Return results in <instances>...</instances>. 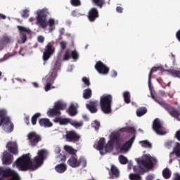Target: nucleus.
<instances>
[{"mask_svg": "<svg viewBox=\"0 0 180 180\" xmlns=\"http://www.w3.org/2000/svg\"><path fill=\"white\" fill-rule=\"evenodd\" d=\"M46 150L44 149H41L38 151V155L34 158L33 162L30 158V153H28L22 155L21 157L17 159L15 164L20 171H29V169L34 171L43 165ZM33 162L34 164H33Z\"/></svg>", "mask_w": 180, "mask_h": 180, "instance_id": "f257e3e1", "label": "nucleus"}, {"mask_svg": "<svg viewBox=\"0 0 180 180\" xmlns=\"http://www.w3.org/2000/svg\"><path fill=\"white\" fill-rule=\"evenodd\" d=\"M37 16L36 18V25H37V26H39V27H42V29H46L47 26L49 25L50 32H53V30L56 29V27H54V25H56V20H54V19L50 18L49 20V22H47V16L50 15L49 9H41L37 11Z\"/></svg>", "mask_w": 180, "mask_h": 180, "instance_id": "f03ea898", "label": "nucleus"}, {"mask_svg": "<svg viewBox=\"0 0 180 180\" xmlns=\"http://www.w3.org/2000/svg\"><path fill=\"white\" fill-rule=\"evenodd\" d=\"M113 97L110 94H103L100 98V106L102 112L105 115L112 113V101Z\"/></svg>", "mask_w": 180, "mask_h": 180, "instance_id": "7ed1b4c3", "label": "nucleus"}, {"mask_svg": "<svg viewBox=\"0 0 180 180\" xmlns=\"http://www.w3.org/2000/svg\"><path fill=\"white\" fill-rule=\"evenodd\" d=\"M151 97L155 100L157 103L160 105L168 113L172 116V117H176V119H179L180 120V112L176 110V108L172 107V105H169L167 103L162 101H158L157 98H155V96L153 93H151Z\"/></svg>", "mask_w": 180, "mask_h": 180, "instance_id": "20e7f679", "label": "nucleus"}, {"mask_svg": "<svg viewBox=\"0 0 180 180\" xmlns=\"http://www.w3.org/2000/svg\"><path fill=\"white\" fill-rule=\"evenodd\" d=\"M138 164L139 166L134 167V172H138L139 174L143 175L144 174V168H153L154 165L153 164V161L150 158H148V160H141L138 161Z\"/></svg>", "mask_w": 180, "mask_h": 180, "instance_id": "39448f33", "label": "nucleus"}, {"mask_svg": "<svg viewBox=\"0 0 180 180\" xmlns=\"http://www.w3.org/2000/svg\"><path fill=\"white\" fill-rule=\"evenodd\" d=\"M65 103L58 101L55 103L53 108H51L48 112L47 115L49 117H54V116H60L61 112L60 110H64L66 108Z\"/></svg>", "mask_w": 180, "mask_h": 180, "instance_id": "423d86ee", "label": "nucleus"}, {"mask_svg": "<svg viewBox=\"0 0 180 180\" xmlns=\"http://www.w3.org/2000/svg\"><path fill=\"white\" fill-rule=\"evenodd\" d=\"M60 62L56 60V62L52 63V69L51 70V75L46 78V84H50L53 85L54 84V80L57 77V71L60 70Z\"/></svg>", "mask_w": 180, "mask_h": 180, "instance_id": "0eeeda50", "label": "nucleus"}, {"mask_svg": "<svg viewBox=\"0 0 180 180\" xmlns=\"http://www.w3.org/2000/svg\"><path fill=\"white\" fill-rule=\"evenodd\" d=\"M56 51V48H54V42H49L45 46L44 51L43 53V60L44 61H47L54 54Z\"/></svg>", "mask_w": 180, "mask_h": 180, "instance_id": "6e6552de", "label": "nucleus"}, {"mask_svg": "<svg viewBox=\"0 0 180 180\" xmlns=\"http://www.w3.org/2000/svg\"><path fill=\"white\" fill-rule=\"evenodd\" d=\"M0 176L2 178H19L18 173L15 170L7 167H0Z\"/></svg>", "mask_w": 180, "mask_h": 180, "instance_id": "1a4fd4ad", "label": "nucleus"}, {"mask_svg": "<svg viewBox=\"0 0 180 180\" xmlns=\"http://www.w3.org/2000/svg\"><path fill=\"white\" fill-rule=\"evenodd\" d=\"M65 137L69 143H78L81 140V135L74 130L66 131Z\"/></svg>", "mask_w": 180, "mask_h": 180, "instance_id": "9d476101", "label": "nucleus"}, {"mask_svg": "<svg viewBox=\"0 0 180 180\" xmlns=\"http://www.w3.org/2000/svg\"><path fill=\"white\" fill-rule=\"evenodd\" d=\"M27 138L32 147H36V146H37L41 141V135L38 134L34 131L30 132L27 135Z\"/></svg>", "mask_w": 180, "mask_h": 180, "instance_id": "9b49d317", "label": "nucleus"}, {"mask_svg": "<svg viewBox=\"0 0 180 180\" xmlns=\"http://www.w3.org/2000/svg\"><path fill=\"white\" fill-rule=\"evenodd\" d=\"M164 129V127H162V123H161V121L160 119L156 118L154 120L153 122V129L157 134H159L160 136H164L165 134V132L162 130Z\"/></svg>", "mask_w": 180, "mask_h": 180, "instance_id": "f8f14e48", "label": "nucleus"}, {"mask_svg": "<svg viewBox=\"0 0 180 180\" xmlns=\"http://www.w3.org/2000/svg\"><path fill=\"white\" fill-rule=\"evenodd\" d=\"M70 58H72L75 60V61H77L78 58H79V54L77 51H71L70 49H68L65 51V54L63 56V60L64 61H68Z\"/></svg>", "mask_w": 180, "mask_h": 180, "instance_id": "ddd939ff", "label": "nucleus"}, {"mask_svg": "<svg viewBox=\"0 0 180 180\" xmlns=\"http://www.w3.org/2000/svg\"><path fill=\"white\" fill-rule=\"evenodd\" d=\"M95 68L99 74H103L104 75H106V74H109V68L104 65L102 61L99 60L96 62L95 65Z\"/></svg>", "mask_w": 180, "mask_h": 180, "instance_id": "4468645a", "label": "nucleus"}, {"mask_svg": "<svg viewBox=\"0 0 180 180\" xmlns=\"http://www.w3.org/2000/svg\"><path fill=\"white\" fill-rule=\"evenodd\" d=\"M87 18L89 22H94L97 20L98 18H99V11H98V8L95 7L91 8L88 13Z\"/></svg>", "mask_w": 180, "mask_h": 180, "instance_id": "2eb2a0df", "label": "nucleus"}, {"mask_svg": "<svg viewBox=\"0 0 180 180\" xmlns=\"http://www.w3.org/2000/svg\"><path fill=\"white\" fill-rule=\"evenodd\" d=\"M98 103V101H90L88 104H86V108L90 113H96Z\"/></svg>", "mask_w": 180, "mask_h": 180, "instance_id": "dca6fc26", "label": "nucleus"}, {"mask_svg": "<svg viewBox=\"0 0 180 180\" xmlns=\"http://www.w3.org/2000/svg\"><path fill=\"white\" fill-rule=\"evenodd\" d=\"M6 148L11 154L14 155H18L19 154V150H18V143L16 142L9 141L6 145Z\"/></svg>", "mask_w": 180, "mask_h": 180, "instance_id": "f3484780", "label": "nucleus"}, {"mask_svg": "<svg viewBox=\"0 0 180 180\" xmlns=\"http://www.w3.org/2000/svg\"><path fill=\"white\" fill-rule=\"evenodd\" d=\"M2 161L4 165H11L12 161H13V155L8 152H4Z\"/></svg>", "mask_w": 180, "mask_h": 180, "instance_id": "a211bd4d", "label": "nucleus"}, {"mask_svg": "<svg viewBox=\"0 0 180 180\" xmlns=\"http://www.w3.org/2000/svg\"><path fill=\"white\" fill-rule=\"evenodd\" d=\"M136 139V136H134L131 137L128 141L125 142L122 146H121V151L123 153V151H129V148L133 146V143H134V140Z\"/></svg>", "mask_w": 180, "mask_h": 180, "instance_id": "6ab92c4d", "label": "nucleus"}, {"mask_svg": "<svg viewBox=\"0 0 180 180\" xmlns=\"http://www.w3.org/2000/svg\"><path fill=\"white\" fill-rule=\"evenodd\" d=\"M54 123H59L60 126H65L68 124V123H71V119L70 118H61L60 117H56L53 120Z\"/></svg>", "mask_w": 180, "mask_h": 180, "instance_id": "aec40b11", "label": "nucleus"}, {"mask_svg": "<svg viewBox=\"0 0 180 180\" xmlns=\"http://www.w3.org/2000/svg\"><path fill=\"white\" fill-rule=\"evenodd\" d=\"M68 164L70 167H72V168H78V167H79V162L75 156L70 157L68 160Z\"/></svg>", "mask_w": 180, "mask_h": 180, "instance_id": "412c9836", "label": "nucleus"}, {"mask_svg": "<svg viewBox=\"0 0 180 180\" xmlns=\"http://www.w3.org/2000/svg\"><path fill=\"white\" fill-rule=\"evenodd\" d=\"M39 124L41 127H51L53 123L50 122L49 118H41L39 120Z\"/></svg>", "mask_w": 180, "mask_h": 180, "instance_id": "4be33fe9", "label": "nucleus"}, {"mask_svg": "<svg viewBox=\"0 0 180 180\" xmlns=\"http://www.w3.org/2000/svg\"><path fill=\"white\" fill-rule=\"evenodd\" d=\"M9 123V117L5 116V114L2 113V111H0V127L2 124H8Z\"/></svg>", "mask_w": 180, "mask_h": 180, "instance_id": "5701e85b", "label": "nucleus"}, {"mask_svg": "<svg viewBox=\"0 0 180 180\" xmlns=\"http://www.w3.org/2000/svg\"><path fill=\"white\" fill-rule=\"evenodd\" d=\"M55 169L59 174H63L67 171V166L65 164H59L56 166Z\"/></svg>", "mask_w": 180, "mask_h": 180, "instance_id": "b1692460", "label": "nucleus"}, {"mask_svg": "<svg viewBox=\"0 0 180 180\" xmlns=\"http://www.w3.org/2000/svg\"><path fill=\"white\" fill-rule=\"evenodd\" d=\"M110 172L112 176H115V178H119L120 173L119 172V169L115 165H112Z\"/></svg>", "mask_w": 180, "mask_h": 180, "instance_id": "393cba45", "label": "nucleus"}, {"mask_svg": "<svg viewBox=\"0 0 180 180\" xmlns=\"http://www.w3.org/2000/svg\"><path fill=\"white\" fill-rule=\"evenodd\" d=\"M170 154H175L176 157L180 158V143L177 142L176 146L174 148L173 151Z\"/></svg>", "mask_w": 180, "mask_h": 180, "instance_id": "a878e982", "label": "nucleus"}, {"mask_svg": "<svg viewBox=\"0 0 180 180\" xmlns=\"http://www.w3.org/2000/svg\"><path fill=\"white\" fill-rule=\"evenodd\" d=\"M147 113V108L146 107H141L136 110V115L138 117H141V116H144Z\"/></svg>", "mask_w": 180, "mask_h": 180, "instance_id": "bb28decb", "label": "nucleus"}, {"mask_svg": "<svg viewBox=\"0 0 180 180\" xmlns=\"http://www.w3.org/2000/svg\"><path fill=\"white\" fill-rule=\"evenodd\" d=\"M92 97V90L91 89H86L83 91V98L84 99H91Z\"/></svg>", "mask_w": 180, "mask_h": 180, "instance_id": "cd10ccee", "label": "nucleus"}, {"mask_svg": "<svg viewBox=\"0 0 180 180\" xmlns=\"http://www.w3.org/2000/svg\"><path fill=\"white\" fill-rule=\"evenodd\" d=\"M91 1H92L93 4L96 6H98V8H100V9H102V8H103V6L105 5V4H106L105 0H91Z\"/></svg>", "mask_w": 180, "mask_h": 180, "instance_id": "c85d7f7f", "label": "nucleus"}, {"mask_svg": "<svg viewBox=\"0 0 180 180\" xmlns=\"http://www.w3.org/2000/svg\"><path fill=\"white\" fill-rule=\"evenodd\" d=\"M105 138H101L100 139V140L98 141V144H97V150H103V148H105Z\"/></svg>", "mask_w": 180, "mask_h": 180, "instance_id": "c756f323", "label": "nucleus"}, {"mask_svg": "<svg viewBox=\"0 0 180 180\" xmlns=\"http://www.w3.org/2000/svg\"><path fill=\"white\" fill-rule=\"evenodd\" d=\"M41 116V113L40 112H37L35 113L31 119V123L33 126H35V124H37V119H39V117H40Z\"/></svg>", "mask_w": 180, "mask_h": 180, "instance_id": "7c9ffc66", "label": "nucleus"}, {"mask_svg": "<svg viewBox=\"0 0 180 180\" xmlns=\"http://www.w3.org/2000/svg\"><path fill=\"white\" fill-rule=\"evenodd\" d=\"M70 124L71 126H73L74 127H75V129H78L79 127H82V126L84 125V122H78L77 121H75L74 120H70Z\"/></svg>", "mask_w": 180, "mask_h": 180, "instance_id": "2f4dec72", "label": "nucleus"}, {"mask_svg": "<svg viewBox=\"0 0 180 180\" xmlns=\"http://www.w3.org/2000/svg\"><path fill=\"white\" fill-rule=\"evenodd\" d=\"M163 178L165 179H169L171 178V171L168 168H165L162 171Z\"/></svg>", "mask_w": 180, "mask_h": 180, "instance_id": "473e14b6", "label": "nucleus"}, {"mask_svg": "<svg viewBox=\"0 0 180 180\" xmlns=\"http://www.w3.org/2000/svg\"><path fill=\"white\" fill-rule=\"evenodd\" d=\"M158 70H160V68H157V67H153L151 68L149 75H148V84L150 85V84H151V77H153V72H157V71H158Z\"/></svg>", "mask_w": 180, "mask_h": 180, "instance_id": "72a5a7b5", "label": "nucleus"}, {"mask_svg": "<svg viewBox=\"0 0 180 180\" xmlns=\"http://www.w3.org/2000/svg\"><path fill=\"white\" fill-rule=\"evenodd\" d=\"M68 112L70 116H75V115H77V108L75 107V105H71L69 107Z\"/></svg>", "mask_w": 180, "mask_h": 180, "instance_id": "f704fd0d", "label": "nucleus"}, {"mask_svg": "<svg viewBox=\"0 0 180 180\" xmlns=\"http://www.w3.org/2000/svg\"><path fill=\"white\" fill-rule=\"evenodd\" d=\"M111 141H112V143H116V144H119V143H120V135L117 134L112 135Z\"/></svg>", "mask_w": 180, "mask_h": 180, "instance_id": "c9c22d12", "label": "nucleus"}, {"mask_svg": "<svg viewBox=\"0 0 180 180\" xmlns=\"http://www.w3.org/2000/svg\"><path fill=\"white\" fill-rule=\"evenodd\" d=\"M65 150L67 153H69V154H72V155H75V153H77V150H75L74 148L70 146H65Z\"/></svg>", "mask_w": 180, "mask_h": 180, "instance_id": "e433bc0d", "label": "nucleus"}, {"mask_svg": "<svg viewBox=\"0 0 180 180\" xmlns=\"http://www.w3.org/2000/svg\"><path fill=\"white\" fill-rule=\"evenodd\" d=\"M4 125L8 126L7 128L8 133H12V131H13L14 125H13V123L11 122V118H9V122H8L7 124H4Z\"/></svg>", "mask_w": 180, "mask_h": 180, "instance_id": "4c0bfd02", "label": "nucleus"}, {"mask_svg": "<svg viewBox=\"0 0 180 180\" xmlns=\"http://www.w3.org/2000/svg\"><path fill=\"white\" fill-rule=\"evenodd\" d=\"M123 96H124V100L125 103H130L131 100H130V92L129 91H124L123 93Z\"/></svg>", "mask_w": 180, "mask_h": 180, "instance_id": "58836bf2", "label": "nucleus"}, {"mask_svg": "<svg viewBox=\"0 0 180 180\" xmlns=\"http://www.w3.org/2000/svg\"><path fill=\"white\" fill-rule=\"evenodd\" d=\"M17 27H18V30L20 32L21 34H22V33H25V34L30 33V30L26 28L25 27L18 25Z\"/></svg>", "mask_w": 180, "mask_h": 180, "instance_id": "ea45409f", "label": "nucleus"}, {"mask_svg": "<svg viewBox=\"0 0 180 180\" xmlns=\"http://www.w3.org/2000/svg\"><path fill=\"white\" fill-rule=\"evenodd\" d=\"M119 161L122 165H124L129 162V160H127V158L122 155L119 156Z\"/></svg>", "mask_w": 180, "mask_h": 180, "instance_id": "a19ab883", "label": "nucleus"}, {"mask_svg": "<svg viewBox=\"0 0 180 180\" xmlns=\"http://www.w3.org/2000/svg\"><path fill=\"white\" fill-rule=\"evenodd\" d=\"M91 127L98 131L99 130V127H101V122L98 120H94L93 123L91 124Z\"/></svg>", "mask_w": 180, "mask_h": 180, "instance_id": "79ce46f5", "label": "nucleus"}, {"mask_svg": "<svg viewBox=\"0 0 180 180\" xmlns=\"http://www.w3.org/2000/svg\"><path fill=\"white\" fill-rule=\"evenodd\" d=\"M129 179L131 180H141V176L139 174H131L129 175Z\"/></svg>", "mask_w": 180, "mask_h": 180, "instance_id": "37998d69", "label": "nucleus"}, {"mask_svg": "<svg viewBox=\"0 0 180 180\" xmlns=\"http://www.w3.org/2000/svg\"><path fill=\"white\" fill-rule=\"evenodd\" d=\"M171 75L175 78H180V71L176 70H172L170 71Z\"/></svg>", "mask_w": 180, "mask_h": 180, "instance_id": "c03bdc74", "label": "nucleus"}, {"mask_svg": "<svg viewBox=\"0 0 180 180\" xmlns=\"http://www.w3.org/2000/svg\"><path fill=\"white\" fill-rule=\"evenodd\" d=\"M121 131H124L125 133H133L135 130L133 127H127L121 129Z\"/></svg>", "mask_w": 180, "mask_h": 180, "instance_id": "a18cd8bd", "label": "nucleus"}, {"mask_svg": "<svg viewBox=\"0 0 180 180\" xmlns=\"http://www.w3.org/2000/svg\"><path fill=\"white\" fill-rule=\"evenodd\" d=\"M72 6H81V0H70Z\"/></svg>", "mask_w": 180, "mask_h": 180, "instance_id": "49530a36", "label": "nucleus"}, {"mask_svg": "<svg viewBox=\"0 0 180 180\" xmlns=\"http://www.w3.org/2000/svg\"><path fill=\"white\" fill-rule=\"evenodd\" d=\"M79 167L82 165L83 168H85V167H86V160L84 158H81L79 160Z\"/></svg>", "mask_w": 180, "mask_h": 180, "instance_id": "de8ad7c7", "label": "nucleus"}, {"mask_svg": "<svg viewBox=\"0 0 180 180\" xmlns=\"http://www.w3.org/2000/svg\"><path fill=\"white\" fill-rule=\"evenodd\" d=\"M105 149L107 153L113 150V146H112V143L110 141H109L108 143L105 145Z\"/></svg>", "mask_w": 180, "mask_h": 180, "instance_id": "09e8293b", "label": "nucleus"}, {"mask_svg": "<svg viewBox=\"0 0 180 180\" xmlns=\"http://www.w3.org/2000/svg\"><path fill=\"white\" fill-rule=\"evenodd\" d=\"M22 18L24 19H27V18H29V10L25 9L22 11Z\"/></svg>", "mask_w": 180, "mask_h": 180, "instance_id": "8fccbe9b", "label": "nucleus"}, {"mask_svg": "<svg viewBox=\"0 0 180 180\" xmlns=\"http://www.w3.org/2000/svg\"><path fill=\"white\" fill-rule=\"evenodd\" d=\"M142 143L143 147L151 148V143L148 141H143Z\"/></svg>", "mask_w": 180, "mask_h": 180, "instance_id": "3c124183", "label": "nucleus"}, {"mask_svg": "<svg viewBox=\"0 0 180 180\" xmlns=\"http://www.w3.org/2000/svg\"><path fill=\"white\" fill-rule=\"evenodd\" d=\"M82 81L85 84L86 86H89V85H91V82H89V79H88V77H83Z\"/></svg>", "mask_w": 180, "mask_h": 180, "instance_id": "603ef678", "label": "nucleus"}, {"mask_svg": "<svg viewBox=\"0 0 180 180\" xmlns=\"http://www.w3.org/2000/svg\"><path fill=\"white\" fill-rule=\"evenodd\" d=\"M165 146L166 148H168L169 150L172 147V141H168L165 143Z\"/></svg>", "mask_w": 180, "mask_h": 180, "instance_id": "864d4df0", "label": "nucleus"}, {"mask_svg": "<svg viewBox=\"0 0 180 180\" xmlns=\"http://www.w3.org/2000/svg\"><path fill=\"white\" fill-rule=\"evenodd\" d=\"M60 46L62 50H65L67 49V42L62 41L60 43Z\"/></svg>", "mask_w": 180, "mask_h": 180, "instance_id": "5fc2aeb1", "label": "nucleus"}, {"mask_svg": "<svg viewBox=\"0 0 180 180\" xmlns=\"http://www.w3.org/2000/svg\"><path fill=\"white\" fill-rule=\"evenodd\" d=\"M53 84H50L49 83H46V84L45 85V91L46 92H49V91H50V89H51V88H54V86L52 87Z\"/></svg>", "mask_w": 180, "mask_h": 180, "instance_id": "6e6d98bb", "label": "nucleus"}, {"mask_svg": "<svg viewBox=\"0 0 180 180\" xmlns=\"http://www.w3.org/2000/svg\"><path fill=\"white\" fill-rule=\"evenodd\" d=\"M22 43H26V40H27V37L26 36V34L25 33H22Z\"/></svg>", "mask_w": 180, "mask_h": 180, "instance_id": "4d7b16f0", "label": "nucleus"}, {"mask_svg": "<svg viewBox=\"0 0 180 180\" xmlns=\"http://www.w3.org/2000/svg\"><path fill=\"white\" fill-rule=\"evenodd\" d=\"M37 41H39V43H44V37L41 35L38 36Z\"/></svg>", "mask_w": 180, "mask_h": 180, "instance_id": "13d9d810", "label": "nucleus"}, {"mask_svg": "<svg viewBox=\"0 0 180 180\" xmlns=\"http://www.w3.org/2000/svg\"><path fill=\"white\" fill-rule=\"evenodd\" d=\"M173 180H180L179 173H174Z\"/></svg>", "mask_w": 180, "mask_h": 180, "instance_id": "bf43d9fd", "label": "nucleus"}, {"mask_svg": "<svg viewBox=\"0 0 180 180\" xmlns=\"http://www.w3.org/2000/svg\"><path fill=\"white\" fill-rule=\"evenodd\" d=\"M175 137L179 141H180V129L176 132Z\"/></svg>", "mask_w": 180, "mask_h": 180, "instance_id": "052dcab7", "label": "nucleus"}, {"mask_svg": "<svg viewBox=\"0 0 180 180\" xmlns=\"http://www.w3.org/2000/svg\"><path fill=\"white\" fill-rule=\"evenodd\" d=\"M116 11L117 12H118V13H122L123 8H122L121 6H117Z\"/></svg>", "mask_w": 180, "mask_h": 180, "instance_id": "680f3d73", "label": "nucleus"}, {"mask_svg": "<svg viewBox=\"0 0 180 180\" xmlns=\"http://www.w3.org/2000/svg\"><path fill=\"white\" fill-rule=\"evenodd\" d=\"M111 77L112 78H115V77H117V72H116L115 70H112L111 72Z\"/></svg>", "mask_w": 180, "mask_h": 180, "instance_id": "e2e57ef3", "label": "nucleus"}, {"mask_svg": "<svg viewBox=\"0 0 180 180\" xmlns=\"http://www.w3.org/2000/svg\"><path fill=\"white\" fill-rule=\"evenodd\" d=\"M176 38L180 42V30H179L176 33Z\"/></svg>", "mask_w": 180, "mask_h": 180, "instance_id": "0e129e2a", "label": "nucleus"}, {"mask_svg": "<svg viewBox=\"0 0 180 180\" xmlns=\"http://www.w3.org/2000/svg\"><path fill=\"white\" fill-rule=\"evenodd\" d=\"M146 180H153L154 179V176L153 175H151V174H149L146 176Z\"/></svg>", "mask_w": 180, "mask_h": 180, "instance_id": "69168bd1", "label": "nucleus"}, {"mask_svg": "<svg viewBox=\"0 0 180 180\" xmlns=\"http://www.w3.org/2000/svg\"><path fill=\"white\" fill-rule=\"evenodd\" d=\"M71 15L72 16L77 17L78 15V13L77 12V11L73 10L71 13Z\"/></svg>", "mask_w": 180, "mask_h": 180, "instance_id": "338daca9", "label": "nucleus"}, {"mask_svg": "<svg viewBox=\"0 0 180 180\" xmlns=\"http://www.w3.org/2000/svg\"><path fill=\"white\" fill-rule=\"evenodd\" d=\"M25 123H26V124H30L29 117H25Z\"/></svg>", "mask_w": 180, "mask_h": 180, "instance_id": "774afa93", "label": "nucleus"}]
</instances>
